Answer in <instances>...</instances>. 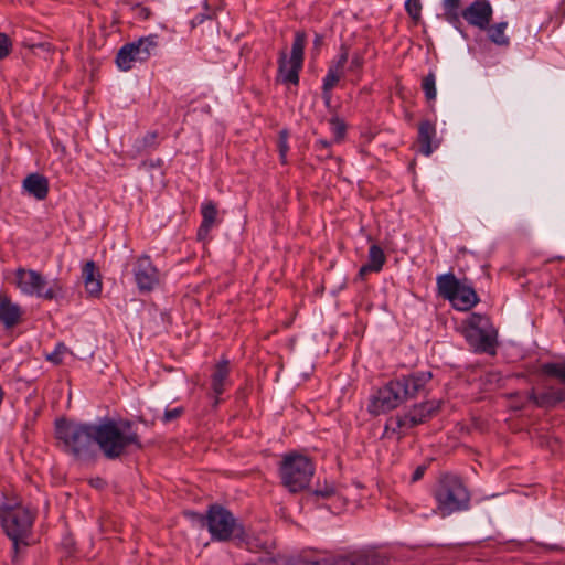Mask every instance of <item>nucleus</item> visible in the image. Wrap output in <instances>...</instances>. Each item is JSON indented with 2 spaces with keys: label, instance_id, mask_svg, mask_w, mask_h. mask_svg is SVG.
I'll list each match as a JSON object with an SVG mask.
<instances>
[{
  "label": "nucleus",
  "instance_id": "nucleus-1",
  "mask_svg": "<svg viewBox=\"0 0 565 565\" xmlns=\"http://www.w3.org/2000/svg\"><path fill=\"white\" fill-rule=\"evenodd\" d=\"M431 377V372L418 371L390 381L372 395L367 411L373 415H380L398 407L423 393Z\"/></svg>",
  "mask_w": 565,
  "mask_h": 565
},
{
  "label": "nucleus",
  "instance_id": "nucleus-2",
  "mask_svg": "<svg viewBox=\"0 0 565 565\" xmlns=\"http://www.w3.org/2000/svg\"><path fill=\"white\" fill-rule=\"evenodd\" d=\"M96 441L99 450L109 460L120 458L130 449L142 448L135 425L128 419L104 418L96 423Z\"/></svg>",
  "mask_w": 565,
  "mask_h": 565
},
{
  "label": "nucleus",
  "instance_id": "nucleus-3",
  "mask_svg": "<svg viewBox=\"0 0 565 565\" xmlns=\"http://www.w3.org/2000/svg\"><path fill=\"white\" fill-rule=\"evenodd\" d=\"M55 436L62 444L63 450L79 461L96 458V423H77L57 419Z\"/></svg>",
  "mask_w": 565,
  "mask_h": 565
},
{
  "label": "nucleus",
  "instance_id": "nucleus-4",
  "mask_svg": "<svg viewBox=\"0 0 565 565\" xmlns=\"http://www.w3.org/2000/svg\"><path fill=\"white\" fill-rule=\"evenodd\" d=\"M434 498L437 510L443 516L455 512L465 511L469 508L470 493L462 480L455 475H444L435 489Z\"/></svg>",
  "mask_w": 565,
  "mask_h": 565
},
{
  "label": "nucleus",
  "instance_id": "nucleus-5",
  "mask_svg": "<svg viewBox=\"0 0 565 565\" xmlns=\"http://www.w3.org/2000/svg\"><path fill=\"white\" fill-rule=\"evenodd\" d=\"M206 526L212 541L227 542L233 537H245L244 526L234 518L233 513L220 504L209 507L205 515H200Z\"/></svg>",
  "mask_w": 565,
  "mask_h": 565
},
{
  "label": "nucleus",
  "instance_id": "nucleus-6",
  "mask_svg": "<svg viewBox=\"0 0 565 565\" xmlns=\"http://www.w3.org/2000/svg\"><path fill=\"white\" fill-rule=\"evenodd\" d=\"M436 284L438 294L457 310H470L479 302V297L467 278L460 280L452 273H446L437 277Z\"/></svg>",
  "mask_w": 565,
  "mask_h": 565
},
{
  "label": "nucleus",
  "instance_id": "nucleus-7",
  "mask_svg": "<svg viewBox=\"0 0 565 565\" xmlns=\"http://www.w3.org/2000/svg\"><path fill=\"white\" fill-rule=\"evenodd\" d=\"M15 285L21 294L35 296L45 300H53L63 296V287L58 279L50 284L45 277L34 269L19 267L15 270Z\"/></svg>",
  "mask_w": 565,
  "mask_h": 565
},
{
  "label": "nucleus",
  "instance_id": "nucleus-8",
  "mask_svg": "<svg viewBox=\"0 0 565 565\" xmlns=\"http://www.w3.org/2000/svg\"><path fill=\"white\" fill-rule=\"evenodd\" d=\"M33 513L22 504L4 505L0 511V522L3 531L12 541L14 548L20 543L26 545L25 539L31 533Z\"/></svg>",
  "mask_w": 565,
  "mask_h": 565
},
{
  "label": "nucleus",
  "instance_id": "nucleus-9",
  "mask_svg": "<svg viewBox=\"0 0 565 565\" xmlns=\"http://www.w3.org/2000/svg\"><path fill=\"white\" fill-rule=\"evenodd\" d=\"M279 472L282 484L290 492H299L309 486L315 466L306 456L289 454L284 457Z\"/></svg>",
  "mask_w": 565,
  "mask_h": 565
},
{
  "label": "nucleus",
  "instance_id": "nucleus-10",
  "mask_svg": "<svg viewBox=\"0 0 565 565\" xmlns=\"http://www.w3.org/2000/svg\"><path fill=\"white\" fill-rule=\"evenodd\" d=\"M158 40L159 36L157 34H149L122 45L116 55L118 68L127 72L134 67L135 63H142L149 60L159 45Z\"/></svg>",
  "mask_w": 565,
  "mask_h": 565
},
{
  "label": "nucleus",
  "instance_id": "nucleus-11",
  "mask_svg": "<svg viewBox=\"0 0 565 565\" xmlns=\"http://www.w3.org/2000/svg\"><path fill=\"white\" fill-rule=\"evenodd\" d=\"M132 276L140 292L152 291L160 281V273L148 255H141L135 260Z\"/></svg>",
  "mask_w": 565,
  "mask_h": 565
},
{
  "label": "nucleus",
  "instance_id": "nucleus-12",
  "mask_svg": "<svg viewBox=\"0 0 565 565\" xmlns=\"http://www.w3.org/2000/svg\"><path fill=\"white\" fill-rule=\"evenodd\" d=\"M492 6L488 0H476L460 12V19L480 30H486L492 19Z\"/></svg>",
  "mask_w": 565,
  "mask_h": 565
},
{
  "label": "nucleus",
  "instance_id": "nucleus-13",
  "mask_svg": "<svg viewBox=\"0 0 565 565\" xmlns=\"http://www.w3.org/2000/svg\"><path fill=\"white\" fill-rule=\"evenodd\" d=\"M373 556L364 552H353L349 555H340L333 557L322 558H306L299 559V565H376Z\"/></svg>",
  "mask_w": 565,
  "mask_h": 565
},
{
  "label": "nucleus",
  "instance_id": "nucleus-14",
  "mask_svg": "<svg viewBox=\"0 0 565 565\" xmlns=\"http://www.w3.org/2000/svg\"><path fill=\"white\" fill-rule=\"evenodd\" d=\"M463 335L475 352L493 353L495 347V332L492 328L479 330H463Z\"/></svg>",
  "mask_w": 565,
  "mask_h": 565
},
{
  "label": "nucleus",
  "instance_id": "nucleus-15",
  "mask_svg": "<svg viewBox=\"0 0 565 565\" xmlns=\"http://www.w3.org/2000/svg\"><path fill=\"white\" fill-rule=\"evenodd\" d=\"M277 63V81L286 85L291 84L297 86L299 84V74L303 67V64L289 58L285 51L279 53Z\"/></svg>",
  "mask_w": 565,
  "mask_h": 565
},
{
  "label": "nucleus",
  "instance_id": "nucleus-16",
  "mask_svg": "<svg viewBox=\"0 0 565 565\" xmlns=\"http://www.w3.org/2000/svg\"><path fill=\"white\" fill-rule=\"evenodd\" d=\"M441 402L438 399H429L418 404H415L407 411L408 419L415 427L426 423L434 417L440 409Z\"/></svg>",
  "mask_w": 565,
  "mask_h": 565
},
{
  "label": "nucleus",
  "instance_id": "nucleus-17",
  "mask_svg": "<svg viewBox=\"0 0 565 565\" xmlns=\"http://www.w3.org/2000/svg\"><path fill=\"white\" fill-rule=\"evenodd\" d=\"M22 190L35 200L42 201L49 194V180L40 173H30L22 181Z\"/></svg>",
  "mask_w": 565,
  "mask_h": 565
},
{
  "label": "nucleus",
  "instance_id": "nucleus-18",
  "mask_svg": "<svg viewBox=\"0 0 565 565\" xmlns=\"http://www.w3.org/2000/svg\"><path fill=\"white\" fill-rule=\"evenodd\" d=\"M230 362L227 359H222L216 365L211 377V388L216 397L215 405L218 404V396H221L226 387L231 385L230 381Z\"/></svg>",
  "mask_w": 565,
  "mask_h": 565
},
{
  "label": "nucleus",
  "instance_id": "nucleus-19",
  "mask_svg": "<svg viewBox=\"0 0 565 565\" xmlns=\"http://www.w3.org/2000/svg\"><path fill=\"white\" fill-rule=\"evenodd\" d=\"M408 419L411 416L407 412L404 415L390 417L386 420L383 437L402 439L409 429L415 427Z\"/></svg>",
  "mask_w": 565,
  "mask_h": 565
},
{
  "label": "nucleus",
  "instance_id": "nucleus-20",
  "mask_svg": "<svg viewBox=\"0 0 565 565\" xmlns=\"http://www.w3.org/2000/svg\"><path fill=\"white\" fill-rule=\"evenodd\" d=\"M436 137V127L429 120H424L418 126V142L420 146V152L428 157L438 147L434 143Z\"/></svg>",
  "mask_w": 565,
  "mask_h": 565
},
{
  "label": "nucleus",
  "instance_id": "nucleus-21",
  "mask_svg": "<svg viewBox=\"0 0 565 565\" xmlns=\"http://www.w3.org/2000/svg\"><path fill=\"white\" fill-rule=\"evenodd\" d=\"M216 204L212 201H206L201 205L202 222L198 230V237L204 238L216 223L217 217Z\"/></svg>",
  "mask_w": 565,
  "mask_h": 565
},
{
  "label": "nucleus",
  "instance_id": "nucleus-22",
  "mask_svg": "<svg viewBox=\"0 0 565 565\" xmlns=\"http://www.w3.org/2000/svg\"><path fill=\"white\" fill-rule=\"evenodd\" d=\"M21 317V309L17 303L4 298L0 300V322L6 328L15 326Z\"/></svg>",
  "mask_w": 565,
  "mask_h": 565
},
{
  "label": "nucleus",
  "instance_id": "nucleus-23",
  "mask_svg": "<svg viewBox=\"0 0 565 565\" xmlns=\"http://www.w3.org/2000/svg\"><path fill=\"white\" fill-rule=\"evenodd\" d=\"M441 7L444 20L459 30V26L461 25V0H443Z\"/></svg>",
  "mask_w": 565,
  "mask_h": 565
},
{
  "label": "nucleus",
  "instance_id": "nucleus-24",
  "mask_svg": "<svg viewBox=\"0 0 565 565\" xmlns=\"http://www.w3.org/2000/svg\"><path fill=\"white\" fill-rule=\"evenodd\" d=\"M507 28L508 22H499L490 28L488 26L489 40L498 46H509L510 38L505 35Z\"/></svg>",
  "mask_w": 565,
  "mask_h": 565
},
{
  "label": "nucleus",
  "instance_id": "nucleus-25",
  "mask_svg": "<svg viewBox=\"0 0 565 565\" xmlns=\"http://www.w3.org/2000/svg\"><path fill=\"white\" fill-rule=\"evenodd\" d=\"M307 42V34L305 31H296L291 44V52L289 58L303 64L305 47Z\"/></svg>",
  "mask_w": 565,
  "mask_h": 565
},
{
  "label": "nucleus",
  "instance_id": "nucleus-26",
  "mask_svg": "<svg viewBox=\"0 0 565 565\" xmlns=\"http://www.w3.org/2000/svg\"><path fill=\"white\" fill-rule=\"evenodd\" d=\"M367 258L369 259H367L366 265L374 273L381 271L385 264V260H386L383 249L379 245H375V244L370 246Z\"/></svg>",
  "mask_w": 565,
  "mask_h": 565
},
{
  "label": "nucleus",
  "instance_id": "nucleus-27",
  "mask_svg": "<svg viewBox=\"0 0 565 565\" xmlns=\"http://www.w3.org/2000/svg\"><path fill=\"white\" fill-rule=\"evenodd\" d=\"M422 89L428 103H434L436 100V74L433 70H430L428 74L425 77H423Z\"/></svg>",
  "mask_w": 565,
  "mask_h": 565
},
{
  "label": "nucleus",
  "instance_id": "nucleus-28",
  "mask_svg": "<svg viewBox=\"0 0 565 565\" xmlns=\"http://www.w3.org/2000/svg\"><path fill=\"white\" fill-rule=\"evenodd\" d=\"M529 399L533 402L539 407H547L555 405L554 396H553V387L546 390L541 394H536L534 391H531L529 394Z\"/></svg>",
  "mask_w": 565,
  "mask_h": 565
},
{
  "label": "nucleus",
  "instance_id": "nucleus-29",
  "mask_svg": "<svg viewBox=\"0 0 565 565\" xmlns=\"http://www.w3.org/2000/svg\"><path fill=\"white\" fill-rule=\"evenodd\" d=\"M542 371L548 376L556 377L565 384V362H552L542 365Z\"/></svg>",
  "mask_w": 565,
  "mask_h": 565
},
{
  "label": "nucleus",
  "instance_id": "nucleus-30",
  "mask_svg": "<svg viewBox=\"0 0 565 565\" xmlns=\"http://www.w3.org/2000/svg\"><path fill=\"white\" fill-rule=\"evenodd\" d=\"M492 328L490 320L480 313H471L466 321L465 330H481Z\"/></svg>",
  "mask_w": 565,
  "mask_h": 565
},
{
  "label": "nucleus",
  "instance_id": "nucleus-31",
  "mask_svg": "<svg viewBox=\"0 0 565 565\" xmlns=\"http://www.w3.org/2000/svg\"><path fill=\"white\" fill-rule=\"evenodd\" d=\"M349 60V49L347 45L342 44L340 46V52L338 56L330 63L329 67L338 71L340 73H344V66Z\"/></svg>",
  "mask_w": 565,
  "mask_h": 565
},
{
  "label": "nucleus",
  "instance_id": "nucleus-32",
  "mask_svg": "<svg viewBox=\"0 0 565 565\" xmlns=\"http://www.w3.org/2000/svg\"><path fill=\"white\" fill-rule=\"evenodd\" d=\"M342 76V73L328 67L327 74L322 81V90H332Z\"/></svg>",
  "mask_w": 565,
  "mask_h": 565
},
{
  "label": "nucleus",
  "instance_id": "nucleus-33",
  "mask_svg": "<svg viewBox=\"0 0 565 565\" xmlns=\"http://www.w3.org/2000/svg\"><path fill=\"white\" fill-rule=\"evenodd\" d=\"M82 275L84 279V284L86 285V281H93L94 279L99 278V274L97 271L96 265L93 260H88L85 263L82 269Z\"/></svg>",
  "mask_w": 565,
  "mask_h": 565
},
{
  "label": "nucleus",
  "instance_id": "nucleus-34",
  "mask_svg": "<svg viewBox=\"0 0 565 565\" xmlns=\"http://www.w3.org/2000/svg\"><path fill=\"white\" fill-rule=\"evenodd\" d=\"M405 10L413 20L418 21L422 14L420 0H406Z\"/></svg>",
  "mask_w": 565,
  "mask_h": 565
},
{
  "label": "nucleus",
  "instance_id": "nucleus-35",
  "mask_svg": "<svg viewBox=\"0 0 565 565\" xmlns=\"http://www.w3.org/2000/svg\"><path fill=\"white\" fill-rule=\"evenodd\" d=\"M332 134L335 139L340 140L345 134V124L338 117H332L329 121Z\"/></svg>",
  "mask_w": 565,
  "mask_h": 565
},
{
  "label": "nucleus",
  "instance_id": "nucleus-36",
  "mask_svg": "<svg viewBox=\"0 0 565 565\" xmlns=\"http://www.w3.org/2000/svg\"><path fill=\"white\" fill-rule=\"evenodd\" d=\"M67 347L64 343L60 342L56 344L54 351L47 355V360L54 364H60L62 363L63 356L65 353H67Z\"/></svg>",
  "mask_w": 565,
  "mask_h": 565
},
{
  "label": "nucleus",
  "instance_id": "nucleus-37",
  "mask_svg": "<svg viewBox=\"0 0 565 565\" xmlns=\"http://www.w3.org/2000/svg\"><path fill=\"white\" fill-rule=\"evenodd\" d=\"M278 149H279V154H280L281 162L285 163L286 162L287 152L289 150L288 132H287V130H281L279 132Z\"/></svg>",
  "mask_w": 565,
  "mask_h": 565
},
{
  "label": "nucleus",
  "instance_id": "nucleus-38",
  "mask_svg": "<svg viewBox=\"0 0 565 565\" xmlns=\"http://www.w3.org/2000/svg\"><path fill=\"white\" fill-rule=\"evenodd\" d=\"M86 292L92 297H98L102 292V281L100 278L94 279L93 281H86L85 285Z\"/></svg>",
  "mask_w": 565,
  "mask_h": 565
},
{
  "label": "nucleus",
  "instance_id": "nucleus-39",
  "mask_svg": "<svg viewBox=\"0 0 565 565\" xmlns=\"http://www.w3.org/2000/svg\"><path fill=\"white\" fill-rule=\"evenodd\" d=\"M364 65V57L361 53H354L351 57L349 71L350 72H360Z\"/></svg>",
  "mask_w": 565,
  "mask_h": 565
},
{
  "label": "nucleus",
  "instance_id": "nucleus-40",
  "mask_svg": "<svg viewBox=\"0 0 565 565\" xmlns=\"http://www.w3.org/2000/svg\"><path fill=\"white\" fill-rule=\"evenodd\" d=\"M11 51V41L6 33L0 32V60L9 55Z\"/></svg>",
  "mask_w": 565,
  "mask_h": 565
},
{
  "label": "nucleus",
  "instance_id": "nucleus-41",
  "mask_svg": "<svg viewBox=\"0 0 565 565\" xmlns=\"http://www.w3.org/2000/svg\"><path fill=\"white\" fill-rule=\"evenodd\" d=\"M182 413H183V408L182 407H175V408H172V409H167L164 412V414H163L162 420L164 423L172 422V420L177 419L178 417H180Z\"/></svg>",
  "mask_w": 565,
  "mask_h": 565
},
{
  "label": "nucleus",
  "instance_id": "nucleus-42",
  "mask_svg": "<svg viewBox=\"0 0 565 565\" xmlns=\"http://www.w3.org/2000/svg\"><path fill=\"white\" fill-rule=\"evenodd\" d=\"M322 44H323V35L316 33L313 43H312V50H311V53L313 56L319 55Z\"/></svg>",
  "mask_w": 565,
  "mask_h": 565
},
{
  "label": "nucleus",
  "instance_id": "nucleus-43",
  "mask_svg": "<svg viewBox=\"0 0 565 565\" xmlns=\"http://www.w3.org/2000/svg\"><path fill=\"white\" fill-rule=\"evenodd\" d=\"M211 19V15L207 13H199L190 21V25L192 29L201 25L205 20Z\"/></svg>",
  "mask_w": 565,
  "mask_h": 565
},
{
  "label": "nucleus",
  "instance_id": "nucleus-44",
  "mask_svg": "<svg viewBox=\"0 0 565 565\" xmlns=\"http://www.w3.org/2000/svg\"><path fill=\"white\" fill-rule=\"evenodd\" d=\"M425 471H426V466H424V465L418 466V467L414 470V472L412 473L411 481H412V482H417V481H419V480L423 478V476H424Z\"/></svg>",
  "mask_w": 565,
  "mask_h": 565
},
{
  "label": "nucleus",
  "instance_id": "nucleus-45",
  "mask_svg": "<svg viewBox=\"0 0 565 565\" xmlns=\"http://www.w3.org/2000/svg\"><path fill=\"white\" fill-rule=\"evenodd\" d=\"M553 396H554L555 404L565 401V388L553 387Z\"/></svg>",
  "mask_w": 565,
  "mask_h": 565
},
{
  "label": "nucleus",
  "instance_id": "nucleus-46",
  "mask_svg": "<svg viewBox=\"0 0 565 565\" xmlns=\"http://www.w3.org/2000/svg\"><path fill=\"white\" fill-rule=\"evenodd\" d=\"M332 493H333V489L332 488H328V489H324V490H316L315 491L316 495H319V497H322V498H327V497L331 495Z\"/></svg>",
  "mask_w": 565,
  "mask_h": 565
},
{
  "label": "nucleus",
  "instance_id": "nucleus-47",
  "mask_svg": "<svg viewBox=\"0 0 565 565\" xmlns=\"http://www.w3.org/2000/svg\"><path fill=\"white\" fill-rule=\"evenodd\" d=\"M138 11H139V15L142 18V19H148L149 15H150V10L148 8H145V7H138Z\"/></svg>",
  "mask_w": 565,
  "mask_h": 565
},
{
  "label": "nucleus",
  "instance_id": "nucleus-48",
  "mask_svg": "<svg viewBox=\"0 0 565 565\" xmlns=\"http://www.w3.org/2000/svg\"><path fill=\"white\" fill-rule=\"evenodd\" d=\"M367 273H374V271H373V270H371V268H370L366 264H364V265L360 268V270H359V276H360V277H363V276H364V275H366Z\"/></svg>",
  "mask_w": 565,
  "mask_h": 565
},
{
  "label": "nucleus",
  "instance_id": "nucleus-49",
  "mask_svg": "<svg viewBox=\"0 0 565 565\" xmlns=\"http://www.w3.org/2000/svg\"><path fill=\"white\" fill-rule=\"evenodd\" d=\"M331 146V143L327 140H319L317 141L316 147L319 149H328Z\"/></svg>",
  "mask_w": 565,
  "mask_h": 565
},
{
  "label": "nucleus",
  "instance_id": "nucleus-50",
  "mask_svg": "<svg viewBox=\"0 0 565 565\" xmlns=\"http://www.w3.org/2000/svg\"><path fill=\"white\" fill-rule=\"evenodd\" d=\"M322 98L326 105H329L331 102V90H322Z\"/></svg>",
  "mask_w": 565,
  "mask_h": 565
},
{
  "label": "nucleus",
  "instance_id": "nucleus-51",
  "mask_svg": "<svg viewBox=\"0 0 565 565\" xmlns=\"http://www.w3.org/2000/svg\"><path fill=\"white\" fill-rule=\"evenodd\" d=\"M157 135L154 132L148 134L145 138V142L148 145L150 141H153L156 139Z\"/></svg>",
  "mask_w": 565,
  "mask_h": 565
},
{
  "label": "nucleus",
  "instance_id": "nucleus-52",
  "mask_svg": "<svg viewBox=\"0 0 565 565\" xmlns=\"http://www.w3.org/2000/svg\"><path fill=\"white\" fill-rule=\"evenodd\" d=\"M103 483H104V481L102 479H99V478L96 479V480H92L90 481V484L96 487V488L100 487Z\"/></svg>",
  "mask_w": 565,
  "mask_h": 565
},
{
  "label": "nucleus",
  "instance_id": "nucleus-53",
  "mask_svg": "<svg viewBox=\"0 0 565 565\" xmlns=\"http://www.w3.org/2000/svg\"><path fill=\"white\" fill-rule=\"evenodd\" d=\"M245 565H256V564H254V563H248V564H245Z\"/></svg>",
  "mask_w": 565,
  "mask_h": 565
}]
</instances>
